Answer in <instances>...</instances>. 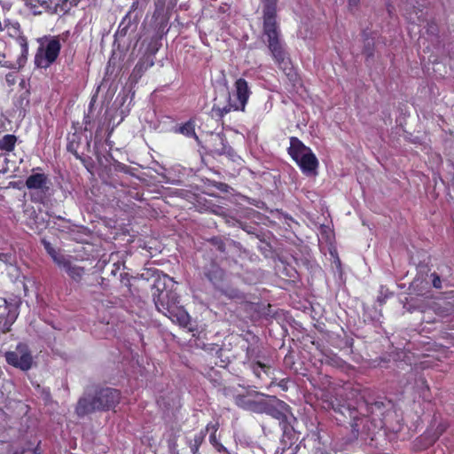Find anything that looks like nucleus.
<instances>
[{"label": "nucleus", "instance_id": "nucleus-1", "mask_svg": "<svg viewBox=\"0 0 454 454\" xmlns=\"http://www.w3.org/2000/svg\"><path fill=\"white\" fill-rule=\"evenodd\" d=\"M262 1L263 4V35L267 37L268 48L278 67L287 76L293 77L294 75L293 66L280 40V31L276 21L278 0Z\"/></svg>", "mask_w": 454, "mask_h": 454}, {"label": "nucleus", "instance_id": "nucleus-2", "mask_svg": "<svg viewBox=\"0 0 454 454\" xmlns=\"http://www.w3.org/2000/svg\"><path fill=\"white\" fill-rule=\"evenodd\" d=\"M120 402V392L106 387L98 391L95 395H86L77 403L75 412L78 417H84L98 411H107L114 408Z\"/></svg>", "mask_w": 454, "mask_h": 454}, {"label": "nucleus", "instance_id": "nucleus-3", "mask_svg": "<svg viewBox=\"0 0 454 454\" xmlns=\"http://www.w3.org/2000/svg\"><path fill=\"white\" fill-rule=\"evenodd\" d=\"M67 35V33L38 39L39 47L35 57L37 67L47 68L56 61L61 49V42L66 41Z\"/></svg>", "mask_w": 454, "mask_h": 454}, {"label": "nucleus", "instance_id": "nucleus-4", "mask_svg": "<svg viewBox=\"0 0 454 454\" xmlns=\"http://www.w3.org/2000/svg\"><path fill=\"white\" fill-rule=\"evenodd\" d=\"M288 153L304 175L307 176H317L318 160L309 147L297 137H291Z\"/></svg>", "mask_w": 454, "mask_h": 454}, {"label": "nucleus", "instance_id": "nucleus-5", "mask_svg": "<svg viewBox=\"0 0 454 454\" xmlns=\"http://www.w3.org/2000/svg\"><path fill=\"white\" fill-rule=\"evenodd\" d=\"M235 403L245 410L257 413H269L280 419L281 413L275 411L267 402L266 396L254 390H247L246 394H239L234 397Z\"/></svg>", "mask_w": 454, "mask_h": 454}, {"label": "nucleus", "instance_id": "nucleus-6", "mask_svg": "<svg viewBox=\"0 0 454 454\" xmlns=\"http://www.w3.org/2000/svg\"><path fill=\"white\" fill-rule=\"evenodd\" d=\"M8 364L27 372L32 368L33 356L27 345L20 343L14 350L7 351L4 354Z\"/></svg>", "mask_w": 454, "mask_h": 454}, {"label": "nucleus", "instance_id": "nucleus-7", "mask_svg": "<svg viewBox=\"0 0 454 454\" xmlns=\"http://www.w3.org/2000/svg\"><path fill=\"white\" fill-rule=\"evenodd\" d=\"M234 100H231L229 106L224 107L222 111L223 114L229 113L231 109L235 111H244L247 104L248 98L251 95V90L248 82L243 79L239 78L234 83Z\"/></svg>", "mask_w": 454, "mask_h": 454}, {"label": "nucleus", "instance_id": "nucleus-8", "mask_svg": "<svg viewBox=\"0 0 454 454\" xmlns=\"http://www.w3.org/2000/svg\"><path fill=\"white\" fill-rule=\"evenodd\" d=\"M14 308L5 300L0 301V331L4 333L10 331L11 326L17 318Z\"/></svg>", "mask_w": 454, "mask_h": 454}, {"label": "nucleus", "instance_id": "nucleus-9", "mask_svg": "<svg viewBox=\"0 0 454 454\" xmlns=\"http://www.w3.org/2000/svg\"><path fill=\"white\" fill-rule=\"evenodd\" d=\"M178 296L174 292L160 291L157 298H154V303L157 309L164 315V311H167L164 307H174L175 309L179 308Z\"/></svg>", "mask_w": 454, "mask_h": 454}, {"label": "nucleus", "instance_id": "nucleus-10", "mask_svg": "<svg viewBox=\"0 0 454 454\" xmlns=\"http://www.w3.org/2000/svg\"><path fill=\"white\" fill-rule=\"evenodd\" d=\"M4 30L5 29L11 37L17 40L18 43L21 48L22 55H25L28 51L27 41L25 36L21 35L20 26L18 22H4Z\"/></svg>", "mask_w": 454, "mask_h": 454}, {"label": "nucleus", "instance_id": "nucleus-11", "mask_svg": "<svg viewBox=\"0 0 454 454\" xmlns=\"http://www.w3.org/2000/svg\"><path fill=\"white\" fill-rule=\"evenodd\" d=\"M49 179L43 173H35L29 176L26 180V186L29 190H37L42 192L48 191Z\"/></svg>", "mask_w": 454, "mask_h": 454}, {"label": "nucleus", "instance_id": "nucleus-12", "mask_svg": "<svg viewBox=\"0 0 454 454\" xmlns=\"http://www.w3.org/2000/svg\"><path fill=\"white\" fill-rule=\"evenodd\" d=\"M167 311H164V315L171 319L173 322L178 323L180 325L186 326L190 322V316L182 308L175 309L172 307H164Z\"/></svg>", "mask_w": 454, "mask_h": 454}, {"label": "nucleus", "instance_id": "nucleus-13", "mask_svg": "<svg viewBox=\"0 0 454 454\" xmlns=\"http://www.w3.org/2000/svg\"><path fill=\"white\" fill-rule=\"evenodd\" d=\"M17 137L14 135L7 134L0 139V159L6 156L14 150Z\"/></svg>", "mask_w": 454, "mask_h": 454}, {"label": "nucleus", "instance_id": "nucleus-14", "mask_svg": "<svg viewBox=\"0 0 454 454\" xmlns=\"http://www.w3.org/2000/svg\"><path fill=\"white\" fill-rule=\"evenodd\" d=\"M24 4L29 7L31 12L34 14H40L43 11H49L51 9L50 3L48 1H39V0H22Z\"/></svg>", "mask_w": 454, "mask_h": 454}, {"label": "nucleus", "instance_id": "nucleus-15", "mask_svg": "<svg viewBox=\"0 0 454 454\" xmlns=\"http://www.w3.org/2000/svg\"><path fill=\"white\" fill-rule=\"evenodd\" d=\"M67 273L70 276L72 279L74 281H80L84 274V269L82 267L69 264V266L66 270Z\"/></svg>", "mask_w": 454, "mask_h": 454}, {"label": "nucleus", "instance_id": "nucleus-16", "mask_svg": "<svg viewBox=\"0 0 454 454\" xmlns=\"http://www.w3.org/2000/svg\"><path fill=\"white\" fill-rule=\"evenodd\" d=\"M179 132L188 137L197 138L194 124L192 121H188L184 123L183 126H181L179 128Z\"/></svg>", "mask_w": 454, "mask_h": 454}, {"label": "nucleus", "instance_id": "nucleus-17", "mask_svg": "<svg viewBox=\"0 0 454 454\" xmlns=\"http://www.w3.org/2000/svg\"><path fill=\"white\" fill-rule=\"evenodd\" d=\"M251 369L256 377L261 378V372H263L264 373H267L269 367L264 364L257 362L251 365Z\"/></svg>", "mask_w": 454, "mask_h": 454}, {"label": "nucleus", "instance_id": "nucleus-18", "mask_svg": "<svg viewBox=\"0 0 454 454\" xmlns=\"http://www.w3.org/2000/svg\"><path fill=\"white\" fill-rule=\"evenodd\" d=\"M0 262L8 266H12L15 263V256L12 253L0 252Z\"/></svg>", "mask_w": 454, "mask_h": 454}, {"label": "nucleus", "instance_id": "nucleus-19", "mask_svg": "<svg viewBox=\"0 0 454 454\" xmlns=\"http://www.w3.org/2000/svg\"><path fill=\"white\" fill-rule=\"evenodd\" d=\"M54 262L58 264L59 267L67 270V268L71 263L64 255L58 254L54 259Z\"/></svg>", "mask_w": 454, "mask_h": 454}, {"label": "nucleus", "instance_id": "nucleus-20", "mask_svg": "<svg viewBox=\"0 0 454 454\" xmlns=\"http://www.w3.org/2000/svg\"><path fill=\"white\" fill-rule=\"evenodd\" d=\"M42 242L43 244V247H44L46 252L50 254V256L53 260L59 254L57 253V251L54 249V247L51 246V244L49 241L43 239Z\"/></svg>", "mask_w": 454, "mask_h": 454}, {"label": "nucleus", "instance_id": "nucleus-21", "mask_svg": "<svg viewBox=\"0 0 454 454\" xmlns=\"http://www.w3.org/2000/svg\"><path fill=\"white\" fill-rule=\"evenodd\" d=\"M221 292L230 299H237L240 298V294L237 289L228 288L224 290H221Z\"/></svg>", "mask_w": 454, "mask_h": 454}, {"label": "nucleus", "instance_id": "nucleus-22", "mask_svg": "<svg viewBox=\"0 0 454 454\" xmlns=\"http://www.w3.org/2000/svg\"><path fill=\"white\" fill-rule=\"evenodd\" d=\"M433 286L436 289L442 288V280L437 273L431 274Z\"/></svg>", "mask_w": 454, "mask_h": 454}, {"label": "nucleus", "instance_id": "nucleus-23", "mask_svg": "<svg viewBox=\"0 0 454 454\" xmlns=\"http://www.w3.org/2000/svg\"><path fill=\"white\" fill-rule=\"evenodd\" d=\"M207 430L209 431V430H212V434L210 435V442H215V432L217 430V425L216 424H208L207 426Z\"/></svg>", "mask_w": 454, "mask_h": 454}, {"label": "nucleus", "instance_id": "nucleus-24", "mask_svg": "<svg viewBox=\"0 0 454 454\" xmlns=\"http://www.w3.org/2000/svg\"><path fill=\"white\" fill-rule=\"evenodd\" d=\"M297 447L289 446L286 449H284L281 454H296Z\"/></svg>", "mask_w": 454, "mask_h": 454}, {"label": "nucleus", "instance_id": "nucleus-25", "mask_svg": "<svg viewBox=\"0 0 454 454\" xmlns=\"http://www.w3.org/2000/svg\"><path fill=\"white\" fill-rule=\"evenodd\" d=\"M427 32L434 34L437 32V26L434 23L428 24Z\"/></svg>", "mask_w": 454, "mask_h": 454}, {"label": "nucleus", "instance_id": "nucleus-26", "mask_svg": "<svg viewBox=\"0 0 454 454\" xmlns=\"http://www.w3.org/2000/svg\"><path fill=\"white\" fill-rule=\"evenodd\" d=\"M359 4V0H348V6L350 9L356 8Z\"/></svg>", "mask_w": 454, "mask_h": 454}, {"label": "nucleus", "instance_id": "nucleus-27", "mask_svg": "<svg viewBox=\"0 0 454 454\" xmlns=\"http://www.w3.org/2000/svg\"><path fill=\"white\" fill-rule=\"evenodd\" d=\"M443 431H444V427L442 426H439L437 428V434L431 442H434Z\"/></svg>", "mask_w": 454, "mask_h": 454}, {"label": "nucleus", "instance_id": "nucleus-28", "mask_svg": "<svg viewBox=\"0 0 454 454\" xmlns=\"http://www.w3.org/2000/svg\"><path fill=\"white\" fill-rule=\"evenodd\" d=\"M218 249L221 251L224 250V244L222 241L217 242Z\"/></svg>", "mask_w": 454, "mask_h": 454}, {"label": "nucleus", "instance_id": "nucleus-29", "mask_svg": "<svg viewBox=\"0 0 454 454\" xmlns=\"http://www.w3.org/2000/svg\"><path fill=\"white\" fill-rule=\"evenodd\" d=\"M215 273V276L217 275L219 278H222V276H223V272L221 270L217 269Z\"/></svg>", "mask_w": 454, "mask_h": 454}, {"label": "nucleus", "instance_id": "nucleus-30", "mask_svg": "<svg viewBox=\"0 0 454 454\" xmlns=\"http://www.w3.org/2000/svg\"><path fill=\"white\" fill-rule=\"evenodd\" d=\"M6 57L5 53L3 51H0V59H4Z\"/></svg>", "mask_w": 454, "mask_h": 454}, {"label": "nucleus", "instance_id": "nucleus-31", "mask_svg": "<svg viewBox=\"0 0 454 454\" xmlns=\"http://www.w3.org/2000/svg\"><path fill=\"white\" fill-rule=\"evenodd\" d=\"M207 277L211 282L215 283L214 278L212 276L207 275Z\"/></svg>", "mask_w": 454, "mask_h": 454}, {"label": "nucleus", "instance_id": "nucleus-32", "mask_svg": "<svg viewBox=\"0 0 454 454\" xmlns=\"http://www.w3.org/2000/svg\"><path fill=\"white\" fill-rule=\"evenodd\" d=\"M419 281V279H416L415 281H413L412 283V286L415 288V286H417V282Z\"/></svg>", "mask_w": 454, "mask_h": 454}, {"label": "nucleus", "instance_id": "nucleus-33", "mask_svg": "<svg viewBox=\"0 0 454 454\" xmlns=\"http://www.w3.org/2000/svg\"><path fill=\"white\" fill-rule=\"evenodd\" d=\"M0 66L2 67H5L6 65L2 61V59H0Z\"/></svg>", "mask_w": 454, "mask_h": 454}, {"label": "nucleus", "instance_id": "nucleus-34", "mask_svg": "<svg viewBox=\"0 0 454 454\" xmlns=\"http://www.w3.org/2000/svg\"><path fill=\"white\" fill-rule=\"evenodd\" d=\"M66 7H67V4H64L63 7L61 8V10H64Z\"/></svg>", "mask_w": 454, "mask_h": 454}, {"label": "nucleus", "instance_id": "nucleus-35", "mask_svg": "<svg viewBox=\"0 0 454 454\" xmlns=\"http://www.w3.org/2000/svg\"><path fill=\"white\" fill-rule=\"evenodd\" d=\"M165 278L168 279V281H171V278H169L168 276H165Z\"/></svg>", "mask_w": 454, "mask_h": 454}, {"label": "nucleus", "instance_id": "nucleus-36", "mask_svg": "<svg viewBox=\"0 0 454 454\" xmlns=\"http://www.w3.org/2000/svg\"><path fill=\"white\" fill-rule=\"evenodd\" d=\"M165 278L168 279V281H171V278H169L168 276H165Z\"/></svg>", "mask_w": 454, "mask_h": 454}, {"label": "nucleus", "instance_id": "nucleus-37", "mask_svg": "<svg viewBox=\"0 0 454 454\" xmlns=\"http://www.w3.org/2000/svg\"><path fill=\"white\" fill-rule=\"evenodd\" d=\"M165 278L168 279V281H171V278H169L168 276H165Z\"/></svg>", "mask_w": 454, "mask_h": 454}, {"label": "nucleus", "instance_id": "nucleus-38", "mask_svg": "<svg viewBox=\"0 0 454 454\" xmlns=\"http://www.w3.org/2000/svg\"><path fill=\"white\" fill-rule=\"evenodd\" d=\"M224 454H230V453H224Z\"/></svg>", "mask_w": 454, "mask_h": 454}]
</instances>
